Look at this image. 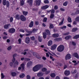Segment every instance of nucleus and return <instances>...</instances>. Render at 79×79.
I'll return each mask as SVG.
<instances>
[{"mask_svg":"<svg viewBox=\"0 0 79 79\" xmlns=\"http://www.w3.org/2000/svg\"><path fill=\"white\" fill-rule=\"evenodd\" d=\"M35 25H36V26H37V25H39V23L38 21H35Z\"/></svg>","mask_w":79,"mask_h":79,"instance_id":"49530a36","label":"nucleus"},{"mask_svg":"<svg viewBox=\"0 0 79 79\" xmlns=\"http://www.w3.org/2000/svg\"><path fill=\"white\" fill-rule=\"evenodd\" d=\"M68 20L69 23H71L72 22V20H71V18L70 17H68Z\"/></svg>","mask_w":79,"mask_h":79,"instance_id":"4c0bfd02","label":"nucleus"},{"mask_svg":"<svg viewBox=\"0 0 79 79\" xmlns=\"http://www.w3.org/2000/svg\"><path fill=\"white\" fill-rule=\"evenodd\" d=\"M71 58V55L70 54H68L65 56V60H68V59H70Z\"/></svg>","mask_w":79,"mask_h":79,"instance_id":"6e6552de","label":"nucleus"},{"mask_svg":"<svg viewBox=\"0 0 79 79\" xmlns=\"http://www.w3.org/2000/svg\"><path fill=\"white\" fill-rule=\"evenodd\" d=\"M69 34V32H68L65 33L63 34V35H67Z\"/></svg>","mask_w":79,"mask_h":79,"instance_id":"8fccbe9b","label":"nucleus"},{"mask_svg":"<svg viewBox=\"0 0 79 79\" xmlns=\"http://www.w3.org/2000/svg\"><path fill=\"white\" fill-rule=\"evenodd\" d=\"M73 24L74 25H76L77 24V22L76 21H74L73 22Z\"/></svg>","mask_w":79,"mask_h":79,"instance_id":"bf43d9fd","label":"nucleus"},{"mask_svg":"<svg viewBox=\"0 0 79 79\" xmlns=\"http://www.w3.org/2000/svg\"><path fill=\"white\" fill-rule=\"evenodd\" d=\"M1 78L2 79H3V78H4V77H5V75H4L3 73H2L1 74Z\"/></svg>","mask_w":79,"mask_h":79,"instance_id":"3c124183","label":"nucleus"},{"mask_svg":"<svg viewBox=\"0 0 79 79\" xmlns=\"http://www.w3.org/2000/svg\"><path fill=\"white\" fill-rule=\"evenodd\" d=\"M11 74L12 76L14 77V76H16V73L15 72H12L11 73Z\"/></svg>","mask_w":79,"mask_h":79,"instance_id":"bb28decb","label":"nucleus"},{"mask_svg":"<svg viewBox=\"0 0 79 79\" xmlns=\"http://www.w3.org/2000/svg\"><path fill=\"white\" fill-rule=\"evenodd\" d=\"M54 16H55V15L54 14H51L50 15V18H51V19H52V18H54Z\"/></svg>","mask_w":79,"mask_h":79,"instance_id":"c03bdc74","label":"nucleus"},{"mask_svg":"<svg viewBox=\"0 0 79 79\" xmlns=\"http://www.w3.org/2000/svg\"><path fill=\"white\" fill-rule=\"evenodd\" d=\"M44 3L46 4H48V3H49V1L48 0H44Z\"/></svg>","mask_w":79,"mask_h":79,"instance_id":"c9c22d12","label":"nucleus"},{"mask_svg":"<svg viewBox=\"0 0 79 79\" xmlns=\"http://www.w3.org/2000/svg\"><path fill=\"white\" fill-rule=\"evenodd\" d=\"M33 55L34 56H35L37 58H38V59H40L41 57L36 52H34L33 54Z\"/></svg>","mask_w":79,"mask_h":79,"instance_id":"423d86ee","label":"nucleus"},{"mask_svg":"<svg viewBox=\"0 0 79 79\" xmlns=\"http://www.w3.org/2000/svg\"><path fill=\"white\" fill-rule=\"evenodd\" d=\"M50 76L51 77H55V73H52L51 74Z\"/></svg>","mask_w":79,"mask_h":79,"instance_id":"2f4dec72","label":"nucleus"},{"mask_svg":"<svg viewBox=\"0 0 79 79\" xmlns=\"http://www.w3.org/2000/svg\"><path fill=\"white\" fill-rule=\"evenodd\" d=\"M51 11V14H53L55 13V10L52 9L49 11H48V13H50Z\"/></svg>","mask_w":79,"mask_h":79,"instance_id":"cd10ccee","label":"nucleus"},{"mask_svg":"<svg viewBox=\"0 0 79 79\" xmlns=\"http://www.w3.org/2000/svg\"><path fill=\"white\" fill-rule=\"evenodd\" d=\"M6 5L7 7L10 6V3L8 1H6Z\"/></svg>","mask_w":79,"mask_h":79,"instance_id":"e433bc0d","label":"nucleus"},{"mask_svg":"<svg viewBox=\"0 0 79 79\" xmlns=\"http://www.w3.org/2000/svg\"><path fill=\"white\" fill-rule=\"evenodd\" d=\"M25 76V74L24 73H22L19 76V77L20 78H23Z\"/></svg>","mask_w":79,"mask_h":79,"instance_id":"393cba45","label":"nucleus"},{"mask_svg":"<svg viewBox=\"0 0 79 79\" xmlns=\"http://www.w3.org/2000/svg\"><path fill=\"white\" fill-rule=\"evenodd\" d=\"M25 61H30V59L29 58H25Z\"/></svg>","mask_w":79,"mask_h":79,"instance_id":"69168bd1","label":"nucleus"},{"mask_svg":"<svg viewBox=\"0 0 79 79\" xmlns=\"http://www.w3.org/2000/svg\"><path fill=\"white\" fill-rule=\"evenodd\" d=\"M50 73V71H47L45 72V74H49V73Z\"/></svg>","mask_w":79,"mask_h":79,"instance_id":"680f3d73","label":"nucleus"},{"mask_svg":"<svg viewBox=\"0 0 79 79\" xmlns=\"http://www.w3.org/2000/svg\"><path fill=\"white\" fill-rule=\"evenodd\" d=\"M44 75V74L42 72H40L37 74V76L38 77H41V76H42Z\"/></svg>","mask_w":79,"mask_h":79,"instance_id":"f3484780","label":"nucleus"},{"mask_svg":"<svg viewBox=\"0 0 79 79\" xmlns=\"http://www.w3.org/2000/svg\"><path fill=\"white\" fill-rule=\"evenodd\" d=\"M60 10L61 11H65V10L63 8H61Z\"/></svg>","mask_w":79,"mask_h":79,"instance_id":"774afa93","label":"nucleus"},{"mask_svg":"<svg viewBox=\"0 0 79 79\" xmlns=\"http://www.w3.org/2000/svg\"><path fill=\"white\" fill-rule=\"evenodd\" d=\"M2 3L3 5H6V0H3Z\"/></svg>","mask_w":79,"mask_h":79,"instance_id":"ea45409f","label":"nucleus"},{"mask_svg":"<svg viewBox=\"0 0 79 79\" xmlns=\"http://www.w3.org/2000/svg\"><path fill=\"white\" fill-rule=\"evenodd\" d=\"M38 39L39 41L40 42H42V38L41 37L39 36Z\"/></svg>","mask_w":79,"mask_h":79,"instance_id":"a18cd8bd","label":"nucleus"},{"mask_svg":"<svg viewBox=\"0 0 79 79\" xmlns=\"http://www.w3.org/2000/svg\"><path fill=\"white\" fill-rule=\"evenodd\" d=\"M41 2V1L40 0H35V3L36 4V5H38L39 6L40 5V3Z\"/></svg>","mask_w":79,"mask_h":79,"instance_id":"1a4fd4ad","label":"nucleus"},{"mask_svg":"<svg viewBox=\"0 0 79 79\" xmlns=\"http://www.w3.org/2000/svg\"><path fill=\"white\" fill-rule=\"evenodd\" d=\"M55 10H57L58 9V6H55L54 7Z\"/></svg>","mask_w":79,"mask_h":79,"instance_id":"0e129e2a","label":"nucleus"},{"mask_svg":"<svg viewBox=\"0 0 79 79\" xmlns=\"http://www.w3.org/2000/svg\"><path fill=\"white\" fill-rule=\"evenodd\" d=\"M15 18L18 19V20H19L20 19V16L19 15H15Z\"/></svg>","mask_w":79,"mask_h":79,"instance_id":"aec40b11","label":"nucleus"},{"mask_svg":"<svg viewBox=\"0 0 79 79\" xmlns=\"http://www.w3.org/2000/svg\"><path fill=\"white\" fill-rule=\"evenodd\" d=\"M68 1H66L63 3V5L65 6H66L68 5Z\"/></svg>","mask_w":79,"mask_h":79,"instance_id":"c85d7f7f","label":"nucleus"},{"mask_svg":"<svg viewBox=\"0 0 79 79\" xmlns=\"http://www.w3.org/2000/svg\"><path fill=\"white\" fill-rule=\"evenodd\" d=\"M44 67V65L43 64H38L36 65L33 68V70L34 72H36V71H38V70H39L40 68H43Z\"/></svg>","mask_w":79,"mask_h":79,"instance_id":"f257e3e1","label":"nucleus"},{"mask_svg":"<svg viewBox=\"0 0 79 79\" xmlns=\"http://www.w3.org/2000/svg\"><path fill=\"white\" fill-rule=\"evenodd\" d=\"M34 26V22L31 21L29 25V27H33Z\"/></svg>","mask_w":79,"mask_h":79,"instance_id":"412c9836","label":"nucleus"},{"mask_svg":"<svg viewBox=\"0 0 79 79\" xmlns=\"http://www.w3.org/2000/svg\"><path fill=\"white\" fill-rule=\"evenodd\" d=\"M16 66H18V64H19V63H18V61L16 60L15 62V63L14 64Z\"/></svg>","mask_w":79,"mask_h":79,"instance_id":"58836bf2","label":"nucleus"},{"mask_svg":"<svg viewBox=\"0 0 79 79\" xmlns=\"http://www.w3.org/2000/svg\"><path fill=\"white\" fill-rule=\"evenodd\" d=\"M20 32H24V30L23 29H21L19 30Z\"/></svg>","mask_w":79,"mask_h":79,"instance_id":"13d9d810","label":"nucleus"},{"mask_svg":"<svg viewBox=\"0 0 79 79\" xmlns=\"http://www.w3.org/2000/svg\"><path fill=\"white\" fill-rule=\"evenodd\" d=\"M72 38V36H71L69 35L65 37V40H69V39H71Z\"/></svg>","mask_w":79,"mask_h":79,"instance_id":"2eb2a0df","label":"nucleus"},{"mask_svg":"<svg viewBox=\"0 0 79 79\" xmlns=\"http://www.w3.org/2000/svg\"><path fill=\"white\" fill-rule=\"evenodd\" d=\"M56 47H57V45L56 44H54L51 46V50H55L56 48Z\"/></svg>","mask_w":79,"mask_h":79,"instance_id":"39448f33","label":"nucleus"},{"mask_svg":"<svg viewBox=\"0 0 79 79\" xmlns=\"http://www.w3.org/2000/svg\"><path fill=\"white\" fill-rule=\"evenodd\" d=\"M33 2V0H28L27 1V2L29 3L30 5H31L32 4V2Z\"/></svg>","mask_w":79,"mask_h":79,"instance_id":"b1692460","label":"nucleus"},{"mask_svg":"<svg viewBox=\"0 0 79 79\" xmlns=\"http://www.w3.org/2000/svg\"><path fill=\"white\" fill-rule=\"evenodd\" d=\"M46 71H47V69L45 68H44L42 69V72H45Z\"/></svg>","mask_w":79,"mask_h":79,"instance_id":"a19ab883","label":"nucleus"},{"mask_svg":"<svg viewBox=\"0 0 79 79\" xmlns=\"http://www.w3.org/2000/svg\"><path fill=\"white\" fill-rule=\"evenodd\" d=\"M78 29V28H77V27L73 28L72 29L71 31L72 32H76V31H77Z\"/></svg>","mask_w":79,"mask_h":79,"instance_id":"a211bd4d","label":"nucleus"},{"mask_svg":"<svg viewBox=\"0 0 79 79\" xmlns=\"http://www.w3.org/2000/svg\"><path fill=\"white\" fill-rule=\"evenodd\" d=\"M21 67H19L18 68L19 70H21V68L23 70L24 69V63H22L20 65Z\"/></svg>","mask_w":79,"mask_h":79,"instance_id":"0eeeda50","label":"nucleus"},{"mask_svg":"<svg viewBox=\"0 0 79 79\" xmlns=\"http://www.w3.org/2000/svg\"><path fill=\"white\" fill-rule=\"evenodd\" d=\"M53 24H50L49 28H50V29H51V28H53Z\"/></svg>","mask_w":79,"mask_h":79,"instance_id":"603ef678","label":"nucleus"},{"mask_svg":"<svg viewBox=\"0 0 79 79\" xmlns=\"http://www.w3.org/2000/svg\"><path fill=\"white\" fill-rule=\"evenodd\" d=\"M63 22H64V19H63L62 21L59 24V26H61L63 24Z\"/></svg>","mask_w":79,"mask_h":79,"instance_id":"f704fd0d","label":"nucleus"},{"mask_svg":"<svg viewBox=\"0 0 79 79\" xmlns=\"http://www.w3.org/2000/svg\"><path fill=\"white\" fill-rule=\"evenodd\" d=\"M71 73L72 74H76L77 73V70H75L74 71H72Z\"/></svg>","mask_w":79,"mask_h":79,"instance_id":"37998d69","label":"nucleus"},{"mask_svg":"<svg viewBox=\"0 0 79 79\" xmlns=\"http://www.w3.org/2000/svg\"><path fill=\"white\" fill-rule=\"evenodd\" d=\"M73 63H75L74 64V66H76L77 64H78V63L76 62L77 61L76 60H73L72 61Z\"/></svg>","mask_w":79,"mask_h":79,"instance_id":"473e14b6","label":"nucleus"},{"mask_svg":"<svg viewBox=\"0 0 79 79\" xmlns=\"http://www.w3.org/2000/svg\"><path fill=\"white\" fill-rule=\"evenodd\" d=\"M79 38V35H76L73 38L74 39H77Z\"/></svg>","mask_w":79,"mask_h":79,"instance_id":"7c9ffc66","label":"nucleus"},{"mask_svg":"<svg viewBox=\"0 0 79 79\" xmlns=\"http://www.w3.org/2000/svg\"><path fill=\"white\" fill-rule=\"evenodd\" d=\"M27 79H31V76L29 75L27 76Z\"/></svg>","mask_w":79,"mask_h":79,"instance_id":"5fc2aeb1","label":"nucleus"},{"mask_svg":"<svg viewBox=\"0 0 79 79\" xmlns=\"http://www.w3.org/2000/svg\"><path fill=\"white\" fill-rule=\"evenodd\" d=\"M59 36V35L58 34H54L52 35L53 37H58Z\"/></svg>","mask_w":79,"mask_h":79,"instance_id":"a878e982","label":"nucleus"},{"mask_svg":"<svg viewBox=\"0 0 79 79\" xmlns=\"http://www.w3.org/2000/svg\"><path fill=\"white\" fill-rule=\"evenodd\" d=\"M45 31L46 32H44L43 33V38L44 39H46L47 37V34L48 35H50V31L48 30H45Z\"/></svg>","mask_w":79,"mask_h":79,"instance_id":"f03ea898","label":"nucleus"},{"mask_svg":"<svg viewBox=\"0 0 79 79\" xmlns=\"http://www.w3.org/2000/svg\"><path fill=\"white\" fill-rule=\"evenodd\" d=\"M49 7V6L48 5H46L45 6H44L42 7H41V9L42 10H45L48 8Z\"/></svg>","mask_w":79,"mask_h":79,"instance_id":"9b49d317","label":"nucleus"},{"mask_svg":"<svg viewBox=\"0 0 79 79\" xmlns=\"http://www.w3.org/2000/svg\"><path fill=\"white\" fill-rule=\"evenodd\" d=\"M10 26V24H7L4 25V29H8L9 28V26Z\"/></svg>","mask_w":79,"mask_h":79,"instance_id":"5701e85b","label":"nucleus"},{"mask_svg":"<svg viewBox=\"0 0 79 79\" xmlns=\"http://www.w3.org/2000/svg\"><path fill=\"white\" fill-rule=\"evenodd\" d=\"M23 14L25 16H26L27 15L28 12L27 11H23L22 12Z\"/></svg>","mask_w":79,"mask_h":79,"instance_id":"72a5a7b5","label":"nucleus"},{"mask_svg":"<svg viewBox=\"0 0 79 79\" xmlns=\"http://www.w3.org/2000/svg\"><path fill=\"white\" fill-rule=\"evenodd\" d=\"M75 20L77 22H79V17H77L75 19Z\"/></svg>","mask_w":79,"mask_h":79,"instance_id":"79ce46f5","label":"nucleus"},{"mask_svg":"<svg viewBox=\"0 0 79 79\" xmlns=\"http://www.w3.org/2000/svg\"><path fill=\"white\" fill-rule=\"evenodd\" d=\"M24 1L22 0L20 1V5L21 6H23L24 5Z\"/></svg>","mask_w":79,"mask_h":79,"instance_id":"c756f323","label":"nucleus"},{"mask_svg":"<svg viewBox=\"0 0 79 79\" xmlns=\"http://www.w3.org/2000/svg\"><path fill=\"white\" fill-rule=\"evenodd\" d=\"M32 62L31 61L28 62L27 64V67H29L30 66L32 65Z\"/></svg>","mask_w":79,"mask_h":79,"instance_id":"4be33fe9","label":"nucleus"},{"mask_svg":"<svg viewBox=\"0 0 79 79\" xmlns=\"http://www.w3.org/2000/svg\"><path fill=\"white\" fill-rule=\"evenodd\" d=\"M30 41V39L29 38V37H27V38H26L25 42L27 44H29Z\"/></svg>","mask_w":79,"mask_h":79,"instance_id":"dca6fc26","label":"nucleus"},{"mask_svg":"<svg viewBox=\"0 0 79 79\" xmlns=\"http://www.w3.org/2000/svg\"><path fill=\"white\" fill-rule=\"evenodd\" d=\"M31 39L32 40H34L35 39V38H34V37L32 36V37H31Z\"/></svg>","mask_w":79,"mask_h":79,"instance_id":"e2e57ef3","label":"nucleus"},{"mask_svg":"<svg viewBox=\"0 0 79 79\" xmlns=\"http://www.w3.org/2000/svg\"><path fill=\"white\" fill-rule=\"evenodd\" d=\"M15 61H16V59H15V57H14L12 60V62H13V63H15Z\"/></svg>","mask_w":79,"mask_h":79,"instance_id":"864d4df0","label":"nucleus"},{"mask_svg":"<svg viewBox=\"0 0 79 79\" xmlns=\"http://www.w3.org/2000/svg\"><path fill=\"white\" fill-rule=\"evenodd\" d=\"M18 42H19V44H21V39H19V40H18Z\"/></svg>","mask_w":79,"mask_h":79,"instance_id":"338daca9","label":"nucleus"},{"mask_svg":"<svg viewBox=\"0 0 79 79\" xmlns=\"http://www.w3.org/2000/svg\"><path fill=\"white\" fill-rule=\"evenodd\" d=\"M9 32L10 33H14L15 32V29L14 28H11L9 30Z\"/></svg>","mask_w":79,"mask_h":79,"instance_id":"ddd939ff","label":"nucleus"},{"mask_svg":"<svg viewBox=\"0 0 79 79\" xmlns=\"http://www.w3.org/2000/svg\"><path fill=\"white\" fill-rule=\"evenodd\" d=\"M52 43L53 42L51 40H49L48 43V46H51V45H52Z\"/></svg>","mask_w":79,"mask_h":79,"instance_id":"6ab92c4d","label":"nucleus"},{"mask_svg":"<svg viewBox=\"0 0 79 79\" xmlns=\"http://www.w3.org/2000/svg\"><path fill=\"white\" fill-rule=\"evenodd\" d=\"M79 14V9L76 10V14Z\"/></svg>","mask_w":79,"mask_h":79,"instance_id":"4d7b16f0","label":"nucleus"},{"mask_svg":"<svg viewBox=\"0 0 79 79\" xmlns=\"http://www.w3.org/2000/svg\"><path fill=\"white\" fill-rule=\"evenodd\" d=\"M20 20L22 21H25L26 20V18L24 15H22L20 16Z\"/></svg>","mask_w":79,"mask_h":79,"instance_id":"20e7f679","label":"nucleus"},{"mask_svg":"<svg viewBox=\"0 0 79 79\" xmlns=\"http://www.w3.org/2000/svg\"><path fill=\"white\" fill-rule=\"evenodd\" d=\"M64 74L66 76H68L70 74V72L69 71L66 70L64 71Z\"/></svg>","mask_w":79,"mask_h":79,"instance_id":"4468645a","label":"nucleus"},{"mask_svg":"<svg viewBox=\"0 0 79 79\" xmlns=\"http://www.w3.org/2000/svg\"><path fill=\"white\" fill-rule=\"evenodd\" d=\"M73 56H74V57H75V58H77V59H79V55L77 52L74 53L73 54Z\"/></svg>","mask_w":79,"mask_h":79,"instance_id":"f8f14e48","label":"nucleus"},{"mask_svg":"<svg viewBox=\"0 0 79 79\" xmlns=\"http://www.w3.org/2000/svg\"><path fill=\"white\" fill-rule=\"evenodd\" d=\"M11 49V46L7 48L8 50H10Z\"/></svg>","mask_w":79,"mask_h":79,"instance_id":"052dcab7","label":"nucleus"},{"mask_svg":"<svg viewBox=\"0 0 79 79\" xmlns=\"http://www.w3.org/2000/svg\"><path fill=\"white\" fill-rule=\"evenodd\" d=\"M47 18H45L43 19V22H47Z\"/></svg>","mask_w":79,"mask_h":79,"instance_id":"6e6d98bb","label":"nucleus"},{"mask_svg":"<svg viewBox=\"0 0 79 79\" xmlns=\"http://www.w3.org/2000/svg\"><path fill=\"white\" fill-rule=\"evenodd\" d=\"M13 17H11L10 18V23H11L12 22H13Z\"/></svg>","mask_w":79,"mask_h":79,"instance_id":"09e8293b","label":"nucleus"},{"mask_svg":"<svg viewBox=\"0 0 79 79\" xmlns=\"http://www.w3.org/2000/svg\"><path fill=\"white\" fill-rule=\"evenodd\" d=\"M25 31L27 33H29V34H26V36H28V35H30V34H31L32 32V31H29L27 29L25 30Z\"/></svg>","mask_w":79,"mask_h":79,"instance_id":"9d476101","label":"nucleus"},{"mask_svg":"<svg viewBox=\"0 0 79 79\" xmlns=\"http://www.w3.org/2000/svg\"><path fill=\"white\" fill-rule=\"evenodd\" d=\"M64 49V47L63 45H60L57 48V50L60 52H62Z\"/></svg>","mask_w":79,"mask_h":79,"instance_id":"7ed1b4c3","label":"nucleus"},{"mask_svg":"<svg viewBox=\"0 0 79 79\" xmlns=\"http://www.w3.org/2000/svg\"><path fill=\"white\" fill-rule=\"evenodd\" d=\"M37 29H35V28H34L32 30V32H33V33L35 32H37Z\"/></svg>","mask_w":79,"mask_h":79,"instance_id":"de8ad7c7","label":"nucleus"}]
</instances>
